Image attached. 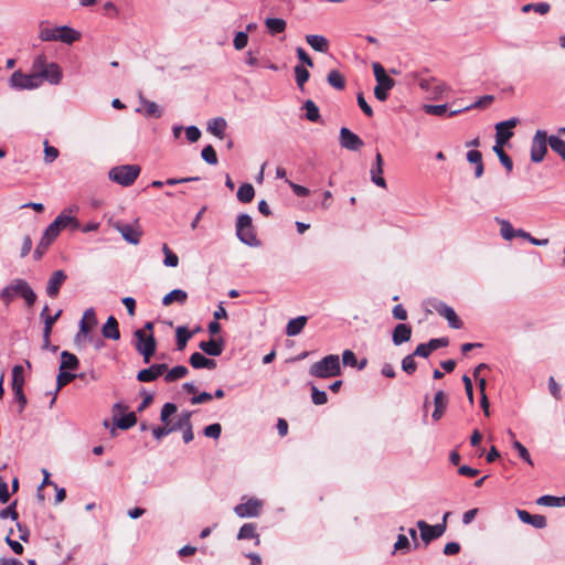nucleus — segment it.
<instances>
[{
	"mask_svg": "<svg viewBox=\"0 0 565 565\" xmlns=\"http://www.w3.org/2000/svg\"><path fill=\"white\" fill-rule=\"evenodd\" d=\"M188 300L186 291L182 289H173L169 294H167L162 299L163 306H170L173 302H178L179 305H184Z\"/></svg>",
	"mask_w": 565,
	"mask_h": 565,
	"instance_id": "31",
	"label": "nucleus"
},
{
	"mask_svg": "<svg viewBox=\"0 0 565 565\" xmlns=\"http://www.w3.org/2000/svg\"><path fill=\"white\" fill-rule=\"evenodd\" d=\"M114 228L118 231L122 238L129 244L137 245L140 243L142 231L138 224V221H136L135 224L116 222L114 223Z\"/></svg>",
	"mask_w": 565,
	"mask_h": 565,
	"instance_id": "10",
	"label": "nucleus"
},
{
	"mask_svg": "<svg viewBox=\"0 0 565 565\" xmlns=\"http://www.w3.org/2000/svg\"><path fill=\"white\" fill-rule=\"evenodd\" d=\"M39 76H40L41 85L43 84L44 81L49 82L52 85H57L61 83L62 77H63L62 68L60 67V65L57 63L52 62L49 64V67L45 71V73L39 74Z\"/></svg>",
	"mask_w": 565,
	"mask_h": 565,
	"instance_id": "19",
	"label": "nucleus"
},
{
	"mask_svg": "<svg viewBox=\"0 0 565 565\" xmlns=\"http://www.w3.org/2000/svg\"><path fill=\"white\" fill-rule=\"evenodd\" d=\"M81 38L82 34L79 31L67 25L58 26L57 41L71 45L74 42L81 40Z\"/></svg>",
	"mask_w": 565,
	"mask_h": 565,
	"instance_id": "23",
	"label": "nucleus"
},
{
	"mask_svg": "<svg viewBox=\"0 0 565 565\" xmlns=\"http://www.w3.org/2000/svg\"><path fill=\"white\" fill-rule=\"evenodd\" d=\"M295 76L297 85L302 88L305 83L309 79V72L308 70L302 65H296L295 66Z\"/></svg>",
	"mask_w": 565,
	"mask_h": 565,
	"instance_id": "55",
	"label": "nucleus"
},
{
	"mask_svg": "<svg viewBox=\"0 0 565 565\" xmlns=\"http://www.w3.org/2000/svg\"><path fill=\"white\" fill-rule=\"evenodd\" d=\"M312 403L316 405H323L328 402L327 393L318 390L316 386L311 388Z\"/></svg>",
	"mask_w": 565,
	"mask_h": 565,
	"instance_id": "61",
	"label": "nucleus"
},
{
	"mask_svg": "<svg viewBox=\"0 0 565 565\" xmlns=\"http://www.w3.org/2000/svg\"><path fill=\"white\" fill-rule=\"evenodd\" d=\"M340 146L344 149L356 151L364 146L363 140L349 128L342 127L339 136Z\"/></svg>",
	"mask_w": 565,
	"mask_h": 565,
	"instance_id": "14",
	"label": "nucleus"
},
{
	"mask_svg": "<svg viewBox=\"0 0 565 565\" xmlns=\"http://www.w3.org/2000/svg\"><path fill=\"white\" fill-rule=\"evenodd\" d=\"M383 164H384V161H383L382 154L380 152H376L375 162L370 170V175H371V181L375 185H377L382 189H386V186H387L386 181L382 175L383 174Z\"/></svg>",
	"mask_w": 565,
	"mask_h": 565,
	"instance_id": "17",
	"label": "nucleus"
},
{
	"mask_svg": "<svg viewBox=\"0 0 565 565\" xmlns=\"http://www.w3.org/2000/svg\"><path fill=\"white\" fill-rule=\"evenodd\" d=\"M76 377L75 374L65 372V370L60 371L57 379H56V391L61 390L63 386L71 383Z\"/></svg>",
	"mask_w": 565,
	"mask_h": 565,
	"instance_id": "59",
	"label": "nucleus"
},
{
	"mask_svg": "<svg viewBox=\"0 0 565 565\" xmlns=\"http://www.w3.org/2000/svg\"><path fill=\"white\" fill-rule=\"evenodd\" d=\"M372 68L376 79L374 96L380 102H385L388 97V92L395 86V81L386 74L381 63L374 62Z\"/></svg>",
	"mask_w": 565,
	"mask_h": 565,
	"instance_id": "4",
	"label": "nucleus"
},
{
	"mask_svg": "<svg viewBox=\"0 0 565 565\" xmlns=\"http://www.w3.org/2000/svg\"><path fill=\"white\" fill-rule=\"evenodd\" d=\"M23 366L14 365L12 367V391L23 390L24 385V376H23Z\"/></svg>",
	"mask_w": 565,
	"mask_h": 565,
	"instance_id": "44",
	"label": "nucleus"
},
{
	"mask_svg": "<svg viewBox=\"0 0 565 565\" xmlns=\"http://www.w3.org/2000/svg\"><path fill=\"white\" fill-rule=\"evenodd\" d=\"M177 348L178 350H183L188 343V341L192 338L193 332L189 331L186 327H178L177 331Z\"/></svg>",
	"mask_w": 565,
	"mask_h": 565,
	"instance_id": "43",
	"label": "nucleus"
},
{
	"mask_svg": "<svg viewBox=\"0 0 565 565\" xmlns=\"http://www.w3.org/2000/svg\"><path fill=\"white\" fill-rule=\"evenodd\" d=\"M495 145L494 146H502L507 143L510 138L513 136V132L511 130H507L503 127H499V125H495Z\"/></svg>",
	"mask_w": 565,
	"mask_h": 565,
	"instance_id": "54",
	"label": "nucleus"
},
{
	"mask_svg": "<svg viewBox=\"0 0 565 565\" xmlns=\"http://www.w3.org/2000/svg\"><path fill=\"white\" fill-rule=\"evenodd\" d=\"M9 82L14 89H34L41 86L39 75H34V73L24 74L21 71L13 72Z\"/></svg>",
	"mask_w": 565,
	"mask_h": 565,
	"instance_id": "9",
	"label": "nucleus"
},
{
	"mask_svg": "<svg viewBox=\"0 0 565 565\" xmlns=\"http://www.w3.org/2000/svg\"><path fill=\"white\" fill-rule=\"evenodd\" d=\"M513 448L519 452V456L529 465L533 466L529 450L518 440L512 444Z\"/></svg>",
	"mask_w": 565,
	"mask_h": 565,
	"instance_id": "63",
	"label": "nucleus"
},
{
	"mask_svg": "<svg viewBox=\"0 0 565 565\" xmlns=\"http://www.w3.org/2000/svg\"><path fill=\"white\" fill-rule=\"evenodd\" d=\"M190 364L194 369H209V370H213V369L216 367V362L214 360L209 359V358L204 356L203 354H201L199 352H194L190 356Z\"/></svg>",
	"mask_w": 565,
	"mask_h": 565,
	"instance_id": "25",
	"label": "nucleus"
},
{
	"mask_svg": "<svg viewBox=\"0 0 565 565\" xmlns=\"http://www.w3.org/2000/svg\"><path fill=\"white\" fill-rule=\"evenodd\" d=\"M521 10L524 13L534 11L541 15H544L550 12L551 6L547 2L527 3V4H524Z\"/></svg>",
	"mask_w": 565,
	"mask_h": 565,
	"instance_id": "47",
	"label": "nucleus"
},
{
	"mask_svg": "<svg viewBox=\"0 0 565 565\" xmlns=\"http://www.w3.org/2000/svg\"><path fill=\"white\" fill-rule=\"evenodd\" d=\"M263 502L258 499L250 498L245 503H239L234 508V512L239 518H255L262 511Z\"/></svg>",
	"mask_w": 565,
	"mask_h": 565,
	"instance_id": "13",
	"label": "nucleus"
},
{
	"mask_svg": "<svg viewBox=\"0 0 565 565\" xmlns=\"http://www.w3.org/2000/svg\"><path fill=\"white\" fill-rule=\"evenodd\" d=\"M493 99H494V97L492 95H484V96L480 97L478 100H476L473 104L466 106L465 108L451 110L449 113V116L451 117V116L460 114L461 111L469 110L472 108L484 107V106L491 104L493 102Z\"/></svg>",
	"mask_w": 565,
	"mask_h": 565,
	"instance_id": "39",
	"label": "nucleus"
},
{
	"mask_svg": "<svg viewBox=\"0 0 565 565\" xmlns=\"http://www.w3.org/2000/svg\"><path fill=\"white\" fill-rule=\"evenodd\" d=\"M303 108L306 110V119L311 122H318L320 120L319 108L311 99L305 102Z\"/></svg>",
	"mask_w": 565,
	"mask_h": 565,
	"instance_id": "46",
	"label": "nucleus"
},
{
	"mask_svg": "<svg viewBox=\"0 0 565 565\" xmlns=\"http://www.w3.org/2000/svg\"><path fill=\"white\" fill-rule=\"evenodd\" d=\"M412 337V328L406 323H398L392 333V341L395 345H401L409 341Z\"/></svg>",
	"mask_w": 565,
	"mask_h": 565,
	"instance_id": "21",
	"label": "nucleus"
},
{
	"mask_svg": "<svg viewBox=\"0 0 565 565\" xmlns=\"http://www.w3.org/2000/svg\"><path fill=\"white\" fill-rule=\"evenodd\" d=\"M236 236L245 245L250 247L260 246L253 226L252 217L248 214H239L236 221Z\"/></svg>",
	"mask_w": 565,
	"mask_h": 565,
	"instance_id": "3",
	"label": "nucleus"
},
{
	"mask_svg": "<svg viewBox=\"0 0 565 565\" xmlns=\"http://www.w3.org/2000/svg\"><path fill=\"white\" fill-rule=\"evenodd\" d=\"M307 43L317 52H327L329 49V42L328 40L318 34H308L306 36Z\"/></svg>",
	"mask_w": 565,
	"mask_h": 565,
	"instance_id": "30",
	"label": "nucleus"
},
{
	"mask_svg": "<svg viewBox=\"0 0 565 565\" xmlns=\"http://www.w3.org/2000/svg\"><path fill=\"white\" fill-rule=\"evenodd\" d=\"M257 539V544L259 543L258 535L256 533V526L253 523H245L241 526L237 539L238 540H248V539Z\"/></svg>",
	"mask_w": 565,
	"mask_h": 565,
	"instance_id": "45",
	"label": "nucleus"
},
{
	"mask_svg": "<svg viewBox=\"0 0 565 565\" xmlns=\"http://www.w3.org/2000/svg\"><path fill=\"white\" fill-rule=\"evenodd\" d=\"M78 206L72 205L64 209L55 220L45 228L47 236H53L55 239L63 230L76 231L81 224L77 218Z\"/></svg>",
	"mask_w": 565,
	"mask_h": 565,
	"instance_id": "1",
	"label": "nucleus"
},
{
	"mask_svg": "<svg viewBox=\"0 0 565 565\" xmlns=\"http://www.w3.org/2000/svg\"><path fill=\"white\" fill-rule=\"evenodd\" d=\"M516 235H518V237L524 238V239H526L527 242H530L531 244H533L535 246H545V245L548 244V239L547 238H542V239L535 238L529 232H526V231H524L522 228L518 230Z\"/></svg>",
	"mask_w": 565,
	"mask_h": 565,
	"instance_id": "56",
	"label": "nucleus"
},
{
	"mask_svg": "<svg viewBox=\"0 0 565 565\" xmlns=\"http://www.w3.org/2000/svg\"><path fill=\"white\" fill-rule=\"evenodd\" d=\"M548 136L545 130L535 131L531 142V160L540 163L544 160L547 152Z\"/></svg>",
	"mask_w": 565,
	"mask_h": 565,
	"instance_id": "8",
	"label": "nucleus"
},
{
	"mask_svg": "<svg viewBox=\"0 0 565 565\" xmlns=\"http://www.w3.org/2000/svg\"><path fill=\"white\" fill-rule=\"evenodd\" d=\"M495 221L500 225V234L504 239L511 241L512 238L518 237V230H514L508 220L495 217Z\"/></svg>",
	"mask_w": 565,
	"mask_h": 565,
	"instance_id": "35",
	"label": "nucleus"
},
{
	"mask_svg": "<svg viewBox=\"0 0 565 565\" xmlns=\"http://www.w3.org/2000/svg\"><path fill=\"white\" fill-rule=\"evenodd\" d=\"M134 335L136 339V350L142 355L143 362L149 363L157 349V342L153 334L150 333L147 335L145 330L138 329L135 331Z\"/></svg>",
	"mask_w": 565,
	"mask_h": 565,
	"instance_id": "7",
	"label": "nucleus"
},
{
	"mask_svg": "<svg viewBox=\"0 0 565 565\" xmlns=\"http://www.w3.org/2000/svg\"><path fill=\"white\" fill-rule=\"evenodd\" d=\"M49 64L50 63H47L45 55H38L32 63V73H34V75L45 73Z\"/></svg>",
	"mask_w": 565,
	"mask_h": 565,
	"instance_id": "53",
	"label": "nucleus"
},
{
	"mask_svg": "<svg viewBox=\"0 0 565 565\" xmlns=\"http://www.w3.org/2000/svg\"><path fill=\"white\" fill-rule=\"evenodd\" d=\"M102 332L106 339L118 340L120 338L118 322L114 316L108 317Z\"/></svg>",
	"mask_w": 565,
	"mask_h": 565,
	"instance_id": "27",
	"label": "nucleus"
},
{
	"mask_svg": "<svg viewBox=\"0 0 565 565\" xmlns=\"http://www.w3.org/2000/svg\"><path fill=\"white\" fill-rule=\"evenodd\" d=\"M307 320L308 318L306 316H299L297 318L289 320L286 327V334L288 337L298 335L305 328Z\"/></svg>",
	"mask_w": 565,
	"mask_h": 565,
	"instance_id": "28",
	"label": "nucleus"
},
{
	"mask_svg": "<svg viewBox=\"0 0 565 565\" xmlns=\"http://www.w3.org/2000/svg\"><path fill=\"white\" fill-rule=\"evenodd\" d=\"M417 527L420 531V539L426 543H430L431 541L440 537L446 531L445 523H438L435 525H430L427 522L419 520L417 522Z\"/></svg>",
	"mask_w": 565,
	"mask_h": 565,
	"instance_id": "12",
	"label": "nucleus"
},
{
	"mask_svg": "<svg viewBox=\"0 0 565 565\" xmlns=\"http://www.w3.org/2000/svg\"><path fill=\"white\" fill-rule=\"evenodd\" d=\"M167 369H168V366L164 363L152 364L149 367L139 371L137 374V380L139 382H145V383L153 382L159 376L163 375L166 373Z\"/></svg>",
	"mask_w": 565,
	"mask_h": 565,
	"instance_id": "16",
	"label": "nucleus"
},
{
	"mask_svg": "<svg viewBox=\"0 0 565 565\" xmlns=\"http://www.w3.org/2000/svg\"><path fill=\"white\" fill-rule=\"evenodd\" d=\"M415 355L408 354L402 360V370L407 374H413L417 369V363L414 359Z\"/></svg>",
	"mask_w": 565,
	"mask_h": 565,
	"instance_id": "60",
	"label": "nucleus"
},
{
	"mask_svg": "<svg viewBox=\"0 0 565 565\" xmlns=\"http://www.w3.org/2000/svg\"><path fill=\"white\" fill-rule=\"evenodd\" d=\"M54 241L55 238L53 236H47V232L44 231L39 244L35 247L34 258L40 259Z\"/></svg>",
	"mask_w": 565,
	"mask_h": 565,
	"instance_id": "37",
	"label": "nucleus"
},
{
	"mask_svg": "<svg viewBox=\"0 0 565 565\" xmlns=\"http://www.w3.org/2000/svg\"><path fill=\"white\" fill-rule=\"evenodd\" d=\"M57 34H58V26L52 28L49 25L41 24L39 38L42 41H45V42L57 41Z\"/></svg>",
	"mask_w": 565,
	"mask_h": 565,
	"instance_id": "48",
	"label": "nucleus"
},
{
	"mask_svg": "<svg viewBox=\"0 0 565 565\" xmlns=\"http://www.w3.org/2000/svg\"><path fill=\"white\" fill-rule=\"evenodd\" d=\"M199 348L211 356H218L224 350V341L222 339H211L209 341H202Z\"/></svg>",
	"mask_w": 565,
	"mask_h": 565,
	"instance_id": "24",
	"label": "nucleus"
},
{
	"mask_svg": "<svg viewBox=\"0 0 565 565\" xmlns=\"http://www.w3.org/2000/svg\"><path fill=\"white\" fill-rule=\"evenodd\" d=\"M178 407L173 403H166L160 413V419L166 424L163 427H154L152 429V435L156 439L160 440L164 436L171 434L172 431H175L180 429V424H175L172 422H169V417L173 415L177 412Z\"/></svg>",
	"mask_w": 565,
	"mask_h": 565,
	"instance_id": "6",
	"label": "nucleus"
},
{
	"mask_svg": "<svg viewBox=\"0 0 565 565\" xmlns=\"http://www.w3.org/2000/svg\"><path fill=\"white\" fill-rule=\"evenodd\" d=\"M519 519L526 524H531L535 529H543L546 526V519L541 514H531L525 510H516Z\"/></svg>",
	"mask_w": 565,
	"mask_h": 565,
	"instance_id": "20",
	"label": "nucleus"
},
{
	"mask_svg": "<svg viewBox=\"0 0 565 565\" xmlns=\"http://www.w3.org/2000/svg\"><path fill=\"white\" fill-rule=\"evenodd\" d=\"M201 157L206 163L212 166L216 164L218 161L216 152L211 145H207L202 149Z\"/></svg>",
	"mask_w": 565,
	"mask_h": 565,
	"instance_id": "57",
	"label": "nucleus"
},
{
	"mask_svg": "<svg viewBox=\"0 0 565 565\" xmlns=\"http://www.w3.org/2000/svg\"><path fill=\"white\" fill-rule=\"evenodd\" d=\"M447 405H448V397L447 395L445 394L444 391H438L436 392L435 396H434V412L431 414V417L434 420H439L446 408H447Z\"/></svg>",
	"mask_w": 565,
	"mask_h": 565,
	"instance_id": "22",
	"label": "nucleus"
},
{
	"mask_svg": "<svg viewBox=\"0 0 565 565\" xmlns=\"http://www.w3.org/2000/svg\"><path fill=\"white\" fill-rule=\"evenodd\" d=\"M141 104L148 117L159 118L162 115L160 107L151 100L141 98Z\"/></svg>",
	"mask_w": 565,
	"mask_h": 565,
	"instance_id": "49",
	"label": "nucleus"
},
{
	"mask_svg": "<svg viewBox=\"0 0 565 565\" xmlns=\"http://www.w3.org/2000/svg\"><path fill=\"white\" fill-rule=\"evenodd\" d=\"M188 367L184 365H177L172 367L170 371H166L164 381L168 383L175 382L188 374Z\"/></svg>",
	"mask_w": 565,
	"mask_h": 565,
	"instance_id": "38",
	"label": "nucleus"
},
{
	"mask_svg": "<svg viewBox=\"0 0 565 565\" xmlns=\"http://www.w3.org/2000/svg\"><path fill=\"white\" fill-rule=\"evenodd\" d=\"M237 200L242 203H249L255 196L254 186L250 183H243L236 193Z\"/></svg>",
	"mask_w": 565,
	"mask_h": 565,
	"instance_id": "36",
	"label": "nucleus"
},
{
	"mask_svg": "<svg viewBox=\"0 0 565 565\" xmlns=\"http://www.w3.org/2000/svg\"><path fill=\"white\" fill-rule=\"evenodd\" d=\"M548 145L551 149L565 161V141L558 136H548Z\"/></svg>",
	"mask_w": 565,
	"mask_h": 565,
	"instance_id": "42",
	"label": "nucleus"
},
{
	"mask_svg": "<svg viewBox=\"0 0 565 565\" xmlns=\"http://www.w3.org/2000/svg\"><path fill=\"white\" fill-rule=\"evenodd\" d=\"M79 366V361L77 356L68 351H63L61 353V364L60 371L62 370H76Z\"/></svg>",
	"mask_w": 565,
	"mask_h": 565,
	"instance_id": "32",
	"label": "nucleus"
},
{
	"mask_svg": "<svg viewBox=\"0 0 565 565\" xmlns=\"http://www.w3.org/2000/svg\"><path fill=\"white\" fill-rule=\"evenodd\" d=\"M265 25L271 35H276L278 33H282L286 30L287 23L284 19L280 18H267L265 20Z\"/></svg>",
	"mask_w": 565,
	"mask_h": 565,
	"instance_id": "34",
	"label": "nucleus"
},
{
	"mask_svg": "<svg viewBox=\"0 0 565 565\" xmlns=\"http://www.w3.org/2000/svg\"><path fill=\"white\" fill-rule=\"evenodd\" d=\"M309 374L318 379H330L341 374L340 358L337 354H329L311 364Z\"/></svg>",
	"mask_w": 565,
	"mask_h": 565,
	"instance_id": "2",
	"label": "nucleus"
},
{
	"mask_svg": "<svg viewBox=\"0 0 565 565\" xmlns=\"http://www.w3.org/2000/svg\"><path fill=\"white\" fill-rule=\"evenodd\" d=\"M13 294L21 296L28 306H33L36 300V295L31 286L24 279H14L12 281Z\"/></svg>",
	"mask_w": 565,
	"mask_h": 565,
	"instance_id": "15",
	"label": "nucleus"
},
{
	"mask_svg": "<svg viewBox=\"0 0 565 565\" xmlns=\"http://www.w3.org/2000/svg\"><path fill=\"white\" fill-rule=\"evenodd\" d=\"M226 127V120L223 117H217L209 121L207 131L217 138L223 139Z\"/></svg>",
	"mask_w": 565,
	"mask_h": 565,
	"instance_id": "29",
	"label": "nucleus"
},
{
	"mask_svg": "<svg viewBox=\"0 0 565 565\" xmlns=\"http://www.w3.org/2000/svg\"><path fill=\"white\" fill-rule=\"evenodd\" d=\"M136 423L137 417L134 412H130L116 420L117 427L124 430L131 428L132 426L136 425Z\"/></svg>",
	"mask_w": 565,
	"mask_h": 565,
	"instance_id": "51",
	"label": "nucleus"
},
{
	"mask_svg": "<svg viewBox=\"0 0 565 565\" xmlns=\"http://www.w3.org/2000/svg\"><path fill=\"white\" fill-rule=\"evenodd\" d=\"M162 253L164 254L163 265L167 267H177L179 265V257L167 245H162Z\"/></svg>",
	"mask_w": 565,
	"mask_h": 565,
	"instance_id": "50",
	"label": "nucleus"
},
{
	"mask_svg": "<svg viewBox=\"0 0 565 565\" xmlns=\"http://www.w3.org/2000/svg\"><path fill=\"white\" fill-rule=\"evenodd\" d=\"M190 417H191V413L190 412H183L178 422L175 424H180V429L181 428H185L184 431H183V435H182V438H183V441L185 444L190 443L193 440L194 438V435H193V431H192V426H191V422H190Z\"/></svg>",
	"mask_w": 565,
	"mask_h": 565,
	"instance_id": "26",
	"label": "nucleus"
},
{
	"mask_svg": "<svg viewBox=\"0 0 565 565\" xmlns=\"http://www.w3.org/2000/svg\"><path fill=\"white\" fill-rule=\"evenodd\" d=\"M94 326H90L87 321L81 320L79 321V331L75 337V341L77 343H81L83 340H85L88 337L89 330Z\"/></svg>",
	"mask_w": 565,
	"mask_h": 565,
	"instance_id": "62",
	"label": "nucleus"
},
{
	"mask_svg": "<svg viewBox=\"0 0 565 565\" xmlns=\"http://www.w3.org/2000/svg\"><path fill=\"white\" fill-rule=\"evenodd\" d=\"M60 154L57 148L50 146L47 141H44V162L52 163L54 162Z\"/></svg>",
	"mask_w": 565,
	"mask_h": 565,
	"instance_id": "58",
	"label": "nucleus"
},
{
	"mask_svg": "<svg viewBox=\"0 0 565 565\" xmlns=\"http://www.w3.org/2000/svg\"><path fill=\"white\" fill-rule=\"evenodd\" d=\"M493 151L497 153L500 162L508 170V172H511L513 169V162L512 159L504 152L502 146H494Z\"/></svg>",
	"mask_w": 565,
	"mask_h": 565,
	"instance_id": "52",
	"label": "nucleus"
},
{
	"mask_svg": "<svg viewBox=\"0 0 565 565\" xmlns=\"http://www.w3.org/2000/svg\"><path fill=\"white\" fill-rule=\"evenodd\" d=\"M429 303L438 315H440L448 321L449 327L454 329L462 328V321L459 319V317L451 307L436 299L429 301Z\"/></svg>",
	"mask_w": 565,
	"mask_h": 565,
	"instance_id": "11",
	"label": "nucleus"
},
{
	"mask_svg": "<svg viewBox=\"0 0 565 565\" xmlns=\"http://www.w3.org/2000/svg\"><path fill=\"white\" fill-rule=\"evenodd\" d=\"M327 82L330 86L339 90L345 87V79L343 75L337 70H332L328 73Z\"/></svg>",
	"mask_w": 565,
	"mask_h": 565,
	"instance_id": "41",
	"label": "nucleus"
},
{
	"mask_svg": "<svg viewBox=\"0 0 565 565\" xmlns=\"http://www.w3.org/2000/svg\"><path fill=\"white\" fill-rule=\"evenodd\" d=\"M247 43H248L247 32L239 31L235 34L233 44L236 50H238V51L243 50L247 45Z\"/></svg>",
	"mask_w": 565,
	"mask_h": 565,
	"instance_id": "64",
	"label": "nucleus"
},
{
	"mask_svg": "<svg viewBox=\"0 0 565 565\" xmlns=\"http://www.w3.org/2000/svg\"><path fill=\"white\" fill-rule=\"evenodd\" d=\"M65 280H66V274L61 269L55 270L51 275V277L47 281V286H46L47 296L51 298H55L58 295L60 289Z\"/></svg>",
	"mask_w": 565,
	"mask_h": 565,
	"instance_id": "18",
	"label": "nucleus"
},
{
	"mask_svg": "<svg viewBox=\"0 0 565 565\" xmlns=\"http://www.w3.org/2000/svg\"><path fill=\"white\" fill-rule=\"evenodd\" d=\"M536 503L544 507H565V495L555 497L545 494L536 500Z\"/></svg>",
	"mask_w": 565,
	"mask_h": 565,
	"instance_id": "40",
	"label": "nucleus"
},
{
	"mask_svg": "<svg viewBox=\"0 0 565 565\" xmlns=\"http://www.w3.org/2000/svg\"><path fill=\"white\" fill-rule=\"evenodd\" d=\"M140 174V167L137 164H122L114 167L108 173V178L122 186H129L134 184L138 175Z\"/></svg>",
	"mask_w": 565,
	"mask_h": 565,
	"instance_id": "5",
	"label": "nucleus"
},
{
	"mask_svg": "<svg viewBox=\"0 0 565 565\" xmlns=\"http://www.w3.org/2000/svg\"><path fill=\"white\" fill-rule=\"evenodd\" d=\"M62 310H58L55 315L51 316L49 315V307L45 306L43 310L41 311V319L44 322L43 332L50 333L52 332L53 324L56 322V320L61 317Z\"/></svg>",
	"mask_w": 565,
	"mask_h": 565,
	"instance_id": "33",
	"label": "nucleus"
}]
</instances>
